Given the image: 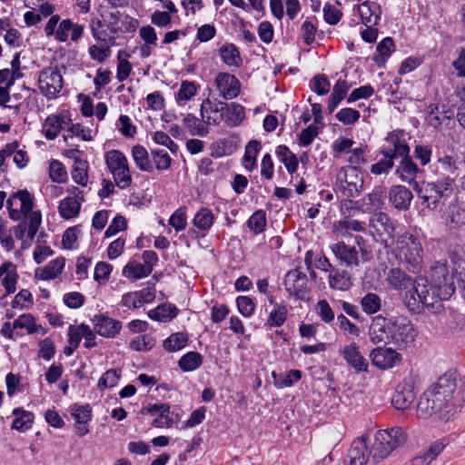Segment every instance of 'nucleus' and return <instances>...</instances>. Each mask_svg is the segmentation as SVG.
Returning <instances> with one entry per match:
<instances>
[{"instance_id":"obj_1","label":"nucleus","mask_w":465,"mask_h":465,"mask_svg":"<svg viewBox=\"0 0 465 465\" xmlns=\"http://www.w3.org/2000/svg\"><path fill=\"white\" fill-rule=\"evenodd\" d=\"M455 372H447L440 376L438 381L425 391L420 397L417 405V415L428 419L438 415L440 420H448L458 411L456 403H450L457 387ZM460 399H455L459 402Z\"/></svg>"},{"instance_id":"obj_2","label":"nucleus","mask_w":465,"mask_h":465,"mask_svg":"<svg viewBox=\"0 0 465 465\" xmlns=\"http://www.w3.org/2000/svg\"><path fill=\"white\" fill-rule=\"evenodd\" d=\"M455 267L452 264V270L450 272L447 263L436 262L431 268L430 284L426 278H416L415 292L420 295L424 307L437 309L440 302L448 300L454 293L453 279L457 278Z\"/></svg>"},{"instance_id":"obj_3","label":"nucleus","mask_w":465,"mask_h":465,"mask_svg":"<svg viewBox=\"0 0 465 465\" xmlns=\"http://www.w3.org/2000/svg\"><path fill=\"white\" fill-rule=\"evenodd\" d=\"M6 203L12 220L18 221L22 213L25 214V219L15 229V236L25 242H31L42 223L41 212L33 211L32 195L27 191H19L13 194Z\"/></svg>"},{"instance_id":"obj_4","label":"nucleus","mask_w":465,"mask_h":465,"mask_svg":"<svg viewBox=\"0 0 465 465\" xmlns=\"http://www.w3.org/2000/svg\"><path fill=\"white\" fill-rule=\"evenodd\" d=\"M453 179L449 176L438 179L436 182L414 183L413 190L421 203L429 210L435 211L439 208L442 199L448 197L453 190Z\"/></svg>"},{"instance_id":"obj_5","label":"nucleus","mask_w":465,"mask_h":465,"mask_svg":"<svg viewBox=\"0 0 465 465\" xmlns=\"http://www.w3.org/2000/svg\"><path fill=\"white\" fill-rule=\"evenodd\" d=\"M407 434L401 427H392L376 432L370 455L378 462L388 457L393 450L402 446Z\"/></svg>"},{"instance_id":"obj_6","label":"nucleus","mask_w":465,"mask_h":465,"mask_svg":"<svg viewBox=\"0 0 465 465\" xmlns=\"http://www.w3.org/2000/svg\"><path fill=\"white\" fill-rule=\"evenodd\" d=\"M44 32L47 37L54 36L60 43L66 42L69 35L73 42H77L84 34V26L70 19L60 21V16L54 15L46 23Z\"/></svg>"},{"instance_id":"obj_7","label":"nucleus","mask_w":465,"mask_h":465,"mask_svg":"<svg viewBox=\"0 0 465 465\" xmlns=\"http://www.w3.org/2000/svg\"><path fill=\"white\" fill-rule=\"evenodd\" d=\"M395 251L397 256L411 266L413 270L420 268L422 262L423 249L416 236L409 232L398 236Z\"/></svg>"},{"instance_id":"obj_8","label":"nucleus","mask_w":465,"mask_h":465,"mask_svg":"<svg viewBox=\"0 0 465 465\" xmlns=\"http://www.w3.org/2000/svg\"><path fill=\"white\" fill-rule=\"evenodd\" d=\"M355 242L359 247V251L355 246L347 245L344 242H339L331 246V250L336 259L348 267L359 266V252H361V260L366 262L371 259V253L366 249L361 236H356Z\"/></svg>"},{"instance_id":"obj_9","label":"nucleus","mask_w":465,"mask_h":465,"mask_svg":"<svg viewBox=\"0 0 465 465\" xmlns=\"http://www.w3.org/2000/svg\"><path fill=\"white\" fill-rule=\"evenodd\" d=\"M104 159L117 186L121 189L129 187L132 183V175L124 154L118 150H111L105 153Z\"/></svg>"},{"instance_id":"obj_10","label":"nucleus","mask_w":465,"mask_h":465,"mask_svg":"<svg viewBox=\"0 0 465 465\" xmlns=\"http://www.w3.org/2000/svg\"><path fill=\"white\" fill-rule=\"evenodd\" d=\"M363 175L356 166L341 168L336 174V185L347 197L357 196L363 188Z\"/></svg>"},{"instance_id":"obj_11","label":"nucleus","mask_w":465,"mask_h":465,"mask_svg":"<svg viewBox=\"0 0 465 465\" xmlns=\"http://www.w3.org/2000/svg\"><path fill=\"white\" fill-rule=\"evenodd\" d=\"M63 77L56 67L44 68L38 76V87L48 100L54 99L63 89Z\"/></svg>"},{"instance_id":"obj_12","label":"nucleus","mask_w":465,"mask_h":465,"mask_svg":"<svg viewBox=\"0 0 465 465\" xmlns=\"http://www.w3.org/2000/svg\"><path fill=\"white\" fill-rule=\"evenodd\" d=\"M384 200L385 191L382 188L377 187L361 200L350 201V214L353 215L356 211L374 214L383 208Z\"/></svg>"},{"instance_id":"obj_13","label":"nucleus","mask_w":465,"mask_h":465,"mask_svg":"<svg viewBox=\"0 0 465 465\" xmlns=\"http://www.w3.org/2000/svg\"><path fill=\"white\" fill-rule=\"evenodd\" d=\"M391 330L392 332L389 343L399 348H403L412 342L417 336L413 324L405 319L394 318Z\"/></svg>"},{"instance_id":"obj_14","label":"nucleus","mask_w":465,"mask_h":465,"mask_svg":"<svg viewBox=\"0 0 465 465\" xmlns=\"http://www.w3.org/2000/svg\"><path fill=\"white\" fill-rule=\"evenodd\" d=\"M394 318H386L381 315L375 316L369 330L370 340L373 343L390 344L391 334Z\"/></svg>"},{"instance_id":"obj_15","label":"nucleus","mask_w":465,"mask_h":465,"mask_svg":"<svg viewBox=\"0 0 465 465\" xmlns=\"http://www.w3.org/2000/svg\"><path fill=\"white\" fill-rule=\"evenodd\" d=\"M153 416L158 415L153 421V425L157 428H171L179 421L178 414L170 411L168 404H153L143 410Z\"/></svg>"},{"instance_id":"obj_16","label":"nucleus","mask_w":465,"mask_h":465,"mask_svg":"<svg viewBox=\"0 0 465 465\" xmlns=\"http://www.w3.org/2000/svg\"><path fill=\"white\" fill-rule=\"evenodd\" d=\"M307 282V275L299 269H294L286 273L284 285L291 295L303 299L308 293Z\"/></svg>"},{"instance_id":"obj_17","label":"nucleus","mask_w":465,"mask_h":465,"mask_svg":"<svg viewBox=\"0 0 465 465\" xmlns=\"http://www.w3.org/2000/svg\"><path fill=\"white\" fill-rule=\"evenodd\" d=\"M219 94L225 100L237 97L241 91L240 81L229 73H219L215 78Z\"/></svg>"},{"instance_id":"obj_18","label":"nucleus","mask_w":465,"mask_h":465,"mask_svg":"<svg viewBox=\"0 0 465 465\" xmlns=\"http://www.w3.org/2000/svg\"><path fill=\"white\" fill-rule=\"evenodd\" d=\"M370 358L374 366L379 369H391L400 363L401 355L391 348L378 347L370 353Z\"/></svg>"},{"instance_id":"obj_19","label":"nucleus","mask_w":465,"mask_h":465,"mask_svg":"<svg viewBox=\"0 0 465 465\" xmlns=\"http://www.w3.org/2000/svg\"><path fill=\"white\" fill-rule=\"evenodd\" d=\"M71 119L66 112L49 115L44 124L43 133L47 140H54L61 130L69 127Z\"/></svg>"},{"instance_id":"obj_20","label":"nucleus","mask_w":465,"mask_h":465,"mask_svg":"<svg viewBox=\"0 0 465 465\" xmlns=\"http://www.w3.org/2000/svg\"><path fill=\"white\" fill-rule=\"evenodd\" d=\"M369 227L373 235L377 234L380 237L386 236L388 238H393L394 236L395 225L385 213H375L369 220Z\"/></svg>"},{"instance_id":"obj_21","label":"nucleus","mask_w":465,"mask_h":465,"mask_svg":"<svg viewBox=\"0 0 465 465\" xmlns=\"http://www.w3.org/2000/svg\"><path fill=\"white\" fill-rule=\"evenodd\" d=\"M225 107V103L213 102L209 99H205L201 104V116L203 121L209 125L219 124L223 121Z\"/></svg>"},{"instance_id":"obj_22","label":"nucleus","mask_w":465,"mask_h":465,"mask_svg":"<svg viewBox=\"0 0 465 465\" xmlns=\"http://www.w3.org/2000/svg\"><path fill=\"white\" fill-rule=\"evenodd\" d=\"M101 26V22L97 23V26L93 25L92 34L96 40L103 42V44L93 45L88 48L90 57L98 63L104 62L111 54L110 46L106 44L107 35L99 30Z\"/></svg>"},{"instance_id":"obj_23","label":"nucleus","mask_w":465,"mask_h":465,"mask_svg":"<svg viewBox=\"0 0 465 465\" xmlns=\"http://www.w3.org/2000/svg\"><path fill=\"white\" fill-rule=\"evenodd\" d=\"M341 355L348 365L357 372L368 371V361L360 351V347L352 342L342 348Z\"/></svg>"},{"instance_id":"obj_24","label":"nucleus","mask_w":465,"mask_h":465,"mask_svg":"<svg viewBox=\"0 0 465 465\" xmlns=\"http://www.w3.org/2000/svg\"><path fill=\"white\" fill-rule=\"evenodd\" d=\"M74 420H75V430L79 437H83L89 432V421L92 418V409L86 405L74 404L72 407L71 412Z\"/></svg>"},{"instance_id":"obj_25","label":"nucleus","mask_w":465,"mask_h":465,"mask_svg":"<svg viewBox=\"0 0 465 465\" xmlns=\"http://www.w3.org/2000/svg\"><path fill=\"white\" fill-rule=\"evenodd\" d=\"M412 278L400 268H391L386 275L387 284L395 291L405 292L413 285Z\"/></svg>"},{"instance_id":"obj_26","label":"nucleus","mask_w":465,"mask_h":465,"mask_svg":"<svg viewBox=\"0 0 465 465\" xmlns=\"http://www.w3.org/2000/svg\"><path fill=\"white\" fill-rule=\"evenodd\" d=\"M94 331L104 337H114L121 330L122 324L119 321L104 315H96L93 319Z\"/></svg>"},{"instance_id":"obj_27","label":"nucleus","mask_w":465,"mask_h":465,"mask_svg":"<svg viewBox=\"0 0 465 465\" xmlns=\"http://www.w3.org/2000/svg\"><path fill=\"white\" fill-rule=\"evenodd\" d=\"M403 136V132L400 130L390 133L386 140L392 145V148H390L384 152V155H391L394 158H397L398 156H408L410 148L405 143Z\"/></svg>"},{"instance_id":"obj_28","label":"nucleus","mask_w":465,"mask_h":465,"mask_svg":"<svg viewBox=\"0 0 465 465\" xmlns=\"http://www.w3.org/2000/svg\"><path fill=\"white\" fill-rule=\"evenodd\" d=\"M361 23L365 25H378L381 20V6L371 1H365L357 6Z\"/></svg>"},{"instance_id":"obj_29","label":"nucleus","mask_w":465,"mask_h":465,"mask_svg":"<svg viewBox=\"0 0 465 465\" xmlns=\"http://www.w3.org/2000/svg\"><path fill=\"white\" fill-rule=\"evenodd\" d=\"M18 274L14 263L5 262L0 265V282L6 292V295L15 292Z\"/></svg>"},{"instance_id":"obj_30","label":"nucleus","mask_w":465,"mask_h":465,"mask_svg":"<svg viewBox=\"0 0 465 465\" xmlns=\"http://www.w3.org/2000/svg\"><path fill=\"white\" fill-rule=\"evenodd\" d=\"M389 197L391 203L396 209L406 211L409 209L413 195L408 188L402 185H396L391 189Z\"/></svg>"},{"instance_id":"obj_31","label":"nucleus","mask_w":465,"mask_h":465,"mask_svg":"<svg viewBox=\"0 0 465 465\" xmlns=\"http://www.w3.org/2000/svg\"><path fill=\"white\" fill-rule=\"evenodd\" d=\"M400 165L396 169V173L399 174L401 181L409 183L412 188L417 174L420 172L417 164L408 156H401Z\"/></svg>"},{"instance_id":"obj_32","label":"nucleus","mask_w":465,"mask_h":465,"mask_svg":"<svg viewBox=\"0 0 465 465\" xmlns=\"http://www.w3.org/2000/svg\"><path fill=\"white\" fill-rule=\"evenodd\" d=\"M415 400V393L410 386H399L392 396L391 403L399 411L411 408Z\"/></svg>"},{"instance_id":"obj_33","label":"nucleus","mask_w":465,"mask_h":465,"mask_svg":"<svg viewBox=\"0 0 465 465\" xmlns=\"http://www.w3.org/2000/svg\"><path fill=\"white\" fill-rule=\"evenodd\" d=\"M365 222H361L351 217H345L343 220L334 223V232L340 236H345L349 231L363 232L366 231Z\"/></svg>"},{"instance_id":"obj_34","label":"nucleus","mask_w":465,"mask_h":465,"mask_svg":"<svg viewBox=\"0 0 465 465\" xmlns=\"http://www.w3.org/2000/svg\"><path fill=\"white\" fill-rule=\"evenodd\" d=\"M64 267V259L56 258L51 261L46 266L38 268L35 271V277L41 280H52L56 278Z\"/></svg>"},{"instance_id":"obj_35","label":"nucleus","mask_w":465,"mask_h":465,"mask_svg":"<svg viewBox=\"0 0 465 465\" xmlns=\"http://www.w3.org/2000/svg\"><path fill=\"white\" fill-rule=\"evenodd\" d=\"M368 450L363 441H354L348 451V465H365L369 458Z\"/></svg>"},{"instance_id":"obj_36","label":"nucleus","mask_w":465,"mask_h":465,"mask_svg":"<svg viewBox=\"0 0 465 465\" xmlns=\"http://www.w3.org/2000/svg\"><path fill=\"white\" fill-rule=\"evenodd\" d=\"M245 117L244 107L236 103L226 104L223 121L228 126L239 125Z\"/></svg>"},{"instance_id":"obj_37","label":"nucleus","mask_w":465,"mask_h":465,"mask_svg":"<svg viewBox=\"0 0 465 465\" xmlns=\"http://www.w3.org/2000/svg\"><path fill=\"white\" fill-rule=\"evenodd\" d=\"M132 156L140 170L148 173L153 171V165L149 158L148 152L143 146L140 144L134 145L132 148Z\"/></svg>"},{"instance_id":"obj_38","label":"nucleus","mask_w":465,"mask_h":465,"mask_svg":"<svg viewBox=\"0 0 465 465\" xmlns=\"http://www.w3.org/2000/svg\"><path fill=\"white\" fill-rule=\"evenodd\" d=\"M13 414L15 416V419L12 423V429L19 431H25L31 429L34 421V414L32 412L22 408H15L13 411Z\"/></svg>"},{"instance_id":"obj_39","label":"nucleus","mask_w":465,"mask_h":465,"mask_svg":"<svg viewBox=\"0 0 465 465\" xmlns=\"http://www.w3.org/2000/svg\"><path fill=\"white\" fill-rule=\"evenodd\" d=\"M81 205L82 203H79V200L65 197L59 203L58 213L64 219L70 220L79 214Z\"/></svg>"},{"instance_id":"obj_40","label":"nucleus","mask_w":465,"mask_h":465,"mask_svg":"<svg viewBox=\"0 0 465 465\" xmlns=\"http://www.w3.org/2000/svg\"><path fill=\"white\" fill-rule=\"evenodd\" d=\"M214 222L213 212L207 207H202L193 219V224L195 228L202 232H207Z\"/></svg>"},{"instance_id":"obj_41","label":"nucleus","mask_w":465,"mask_h":465,"mask_svg":"<svg viewBox=\"0 0 465 465\" xmlns=\"http://www.w3.org/2000/svg\"><path fill=\"white\" fill-rule=\"evenodd\" d=\"M153 268L138 262H128L123 270V275L129 279L138 280L150 275Z\"/></svg>"},{"instance_id":"obj_42","label":"nucleus","mask_w":465,"mask_h":465,"mask_svg":"<svg viewBox=\"0 0 465 465\" xmlns=\"http://www.w3.org/2000/svg\"><path fill=\"white\" fill-rule=\"evenodd\" d=\"M329 284L332 289L346 291L351 288V281L346 271L335 270L329 274Z\"/></svg>"},{"instance_id":"obj_43","label":"nucleus","mask_w":465,"mask_h":465,"mask_svg":"<svg viewBox=\"0 0 465 465\" xmlns=\"http://www.w3.org/2000/svg\"><path fill=\"white\" fill-rule=\"evenodd\" d=\"M147 314L152 320L165 322L176 317L177 309L171 304H162L153 310H150Z\"/></svg>"},{"instance_id":"obj_44","label":"nucleus","mask_w":465,"mask_h":465,"mask_svg":"<svg viewBox=\"0 0 465 465\" xmlns=\"http://www.w3.org/2000/svg\"><path fill=\"white\" fill-rule=\"evenodd\" d=\"M403 302L406 308L413 313H419L423 309L424 305L419 292H415V282L411 289L404 292Z\"/></svg>"},{"instance_id":"obj_45","label":"nucleus","mask_w":465,"mask_h":465,"mask_svg":"<svg viewBox=\"0 0 465 465\" xmlns=\"http://www.w3.org/2000/svg\"><path fill=\"white\" fill-rule=\"evenodd\" d=\"M222 60L229 66H239L242 62L240 52L235 45L226 44L220 50Z\"/></svg>"},{"instance_id":"obj_46","label":"nucleus","mask_w":465,"mask_h":465,"mask_svg":"<svg viewBox=\"0 0 465 465\" xmlns=\"http://www.w3.org/2000/svg\"><path fill=\"white\" fill-rule=\"evenodd\" d=\"M88 163L81 158H75L72 170V179L79 185L85 186L88 183Z\"/></svg>"},{"instance_id":"obj_47","label":"nucleus","mask_w":465,"mask_h":465,"mask_svg":"<svg viewBox=\"0 0 465 465\" xmlns=\"http://www.w3.org/2000/svg\"><path fill=\"white\" fill-rule=\"evenodd\" d=\"M261 149V143L257 140H252L248 143L245 147L242 164L248 171H252L256 166V157Z\"/></svg>"},{"instance_id":"obj_48","label":"nucleus","mask_w":465,"mask_h":465,"mask_svg":"<svg viewBox=\"0 0 465 465\" xmlns=\"http://www.w3.org/2000/svg\"><path fill=\"white\" fill-rule=\"evenodd\" d=\"M203 363V356L196 351H189L183 355L178 361L179 367L183 371H193Z\"/></svg>"},{"instance_id":"obj_49","label":"nucleus","mask_w":465,"mask_h":465,"mask_svg":"<svg viewBox=\"0 0 465 465\" xmlns=\"http://www.w3.org/2000/svg\"><path fill=\"white\" fill-rule=\"evenodd\" d=\"M188 335L184 332H175L163 341V346L167 351H177L186 346Z\"/></svg>"},{"instance_id":"obj_50","label":"nucleus","mask_w":465,"mask_h":465,"mask_svg":"<svg viewBox=\"0 0 465 465\" xmlns=\"http://www.w3.org/2000/svg\"><path fill=\"white\" fill-rule=\"evenodd\" d=\"M444 449L442 442L436 441L420 456L412 460L413 465H429Z\"/></svg>"},{"instance_id":"obj_51","label":"nucleus","mask_w":465,"mask_h":465,"mask_svg":"<svg viewBox=\"0 0 465 465\" xmlns=\"http://www.w3.org/2000/svg\"><path fill=\"white\" fill-rule=\"evenodd\" d=\"M273 384L279 389L291 387L295 381L302 378V372L299 370H292L286 375H277L272 371Z\"/></svg>"},{"instance_id":"obj_52","label":"nucleus","mask_w":465,"mask_h":465,"mask_svg":"<svg viewBox=\"0 0 465 465\" xmlns=\"http://www.w3.org/2000/svg\"><path fill=\"white\" fill-rule=\"evenodd\" d=\"M121 376L122 372L120 370L110 369L106 371L99 379L97 388L100 391L111 389L118 384Z\"/></svg>"},{"instance_id":"obj_53","label":"nucleus","mask_w":465,"mask_h":465,"mask_svg":"<svg viewBox=\"0 0 465 465\" xmlns=\"http://www.w3.org/2000/svg\"><path fill=\"white\" fill-rule=\"evenodd\" d=\"M446 225L454 228L465 223V211L459 206L453 205L443 215Z\"/></svg>"},{"instance_id":"obj_54","label":"nucleus","mask_w":465,"mask_h":465,"mask_svg":"<svg viewBox=\"0 0 465 465\" xmlns=\"http://www.w3.org/2000/svg\"><path fill=\"white\" fill-rule=\"evenodd\" d=\"M361 305L365 313L374 314L380 311L381 307V300L378 294L369 292L361 298Z\"/></svg>"},{"instance_id":"obj_55","label":"nucleus","mask_w":465,"mask_h":465,"mask_svg":"<svg viewBox=\"0 0 465 465\" xmlns=\"http://www.w3.org/2000/svg\"><path fill=\"white\" fill-rule=\"evenodd\" d=\"M151 155L157 170L165 171L170 168L172 158L165 150L152 149Z\"/></svg>"},{"instance_id":"obj_56","label":"nucleus","mask_w":465,"mask_h":465,"mask_svg":"<svg viewBox=\"0 0 465 465\" xmlns=\"http://www.w3.org/2000/svg\"><path fill=\"white\" fill-rule=\"evenodd\" d=\"M49 176L53 182L57 183H64L68 179L67 172L64 164L57 160H53L50 163Z\"/></svg>"},{"instance_id":"obj_57","label":"nucleus","mask_w":465,"mask_h":465,"mask_svg":"<svg viewBox=\"0 0 465 465\" xmlns=\"http://www.w3.org/2000/svg\"><path fill=\"white\" fill-rule=\"evenodd\" d=\"M183 124L192 135L204 136L207 129L201 124L200 120L193 114H187L183 118Z\"/></svg>"},{"instance_id":"obj_58","label":"nucleus","mask_w":465,"mask_h":465,"mask_svg":"<svg viewBox=\"0 0 465 465\" xmlns=\"http://www.w3.org/2000/svg\"><path fill=\"white\" fill-rule=\"evenodd\" d=\"M247 225L255 234L262 232L266 226V215L262 210L255 212L247 221Z\"/></svg>"},{"instance_id":"obj_59","label":"nucleus","mask_w":465,"mask_h":465,"mask_svg":"<svg viewBox=\"0 0 465 465\" xmlns=\"http://www.w3.org/2000/svg\"><path fill=\"white\" fill-rule=\"evenodd\" d=\"M287 312L286 305H277V307L269 314L267 320L268 325L271 327L282 326L286 321Z\"/></svg>"},{"instance_id":"obj_60","label":"nucleus","mask_w":465,"mask_h":465,"mask_svg":"<svg viewBox=\"0 0 465 465\" xmlns=\"http://www.w3.org/2000/svg\"><path fill=\"white\" fill-rule=\"evenodd\" d=\"M169 223L176 232L183 231L187 224L186 209L184 207L178 208L170 217Z\"/></svg>"},{"instance_id":"obj_61","label":"nucleus","mask_w":465,"mask_h":465,"mask_svg":"<svg viewBox=\"0 0 465 465\" xmlns=\"http://www.w3.org/2000/svg\"><path fill=\"white\" fill-rule=\"evenodd\" d=\"M361 117L359 111L352 108H342L336 114L339 122L345 125L354 124Z\"/></svg>"},{"instance_id":"obj_62","label":"nucleus","mask_w":465,"mask_h":465,"mask_svg":"<svg viewBox=\"0 0 465 465\" xmlns=\"http://www.w3.org/2000/svg\"><path fill=\"white\" fill-rule=\"evenodd\" d=\"M197 87L193 82L183 81L176 94L177 102H186L196 94Z\"/></svg>"},{"instance_id":"obj_63","label":"nucleus","mask_w":465,"mask_h":465,"mask_svg":"<svg viewBox=\"0 0 465 465\" xmlns=\"http://www.w3.org/2000/svg\"><path fill=\"white\" fill-rule=\"evenodd\" d=\"M311 88L317 94L324 95L330 92L331 84L325 75L317 74L311 83Z\"/></svg>"},{"instance_id":"obj_64","label":"nucleus","mask_w":465,"mask_h":465,"mask_svg":"<svg viewBox=\"0 0 465 465\" xmlns=\"http://www.w3.org/2000/svg\"><path fill=\"white\" fill-rule=\"evenodd\" d=\"M14 322L16 329H25L30 334L36 331L35 318L29 313L20 315Z\"/></svg>"}]
</instances>
